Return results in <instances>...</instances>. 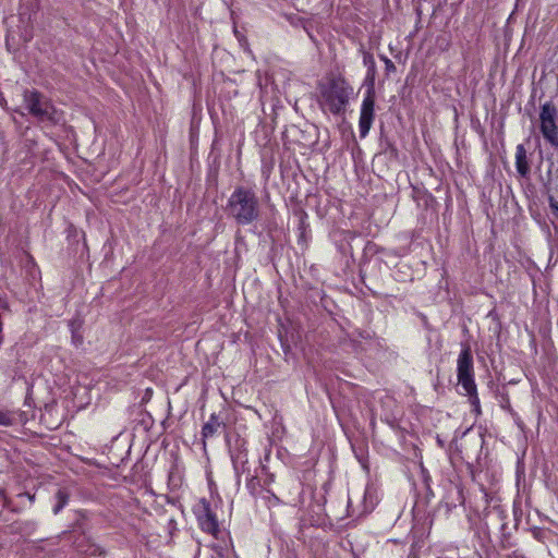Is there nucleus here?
I'll return each instance as SVG.
<instances>
[{
    "mask_svg": "<svg viewBox=\"0 0 558 558\" xmlns=\"http://www.w3.org/2000/svg\"><path fill=\"white\" fill-rule=\"evenodd\" d=\"M353 88L341 74L327 75L317 83V104L323 112L340 116L345 111Z\"/></svg>",
    "mask_w": 558,
    "mask_h": 558,
    "instance_id": "obj_1",
    "label": "nucleus"
},
{
    "mask_svg": "<svg viewBox=\"0 0 558 558\" xmlns=\"http://www.w3.org/2000/svg\"><path fill=\"white\" fill-rule=\"evenodd\" d=\"M23 101L27 113L38 122L54 126L62 121V111L58 110L52 100L39 90L25 89Z\"/></svg>",
    "mask_w": 558,
    "mask_h": 558,
    "instance_id": "obj_2",
    "label": "nucleus"
},
{
    "mask_svg": "<svg viewBox=\"0 0 558 558\" xmlns=\"http://www.w3.org/2000/svg\"><path fill=\"white\" fill-rule=\"evenodd\" d=\"M558 112L551 101H546L541 107L539 121L543 137L553 146H558Z\"/></svg>",
    "mask_w": 558,
    "mask_h": 558,
    "instance_id": "obj_3",
    "label": "nucleus"
},
{
    "mask_svg": "<svg viewBox=\"0 0 558 558\" xmlns=\"http://www.w3.org/2000/svg\"><path fill=\"white\" fill-rule=\"evenodd\" d=\"M457 378L460 387L475 384L474 362L472 350L469 344H462L461 352L457 361Z\"/></svg>",
    "mask_w": 558,
    "mask_h": 558,
    "instance_id": "obj_4",
    "label": "nucleus"
},
{
    "mask_svg": "<svg viewBox=\"0 0 558 558\" xmlns=\"http://www.w3.org/2000/svg\"><path fill=\"white\" fill-rule=\"evenodd\" d=\"M375 119V92L366 90L360 111L359 132L360 137L364 138L368 135Z\"/></svg>",
    "mask_w": 558,
    "mask_h": 558,
    "instance_id": "obj_5",
    "label": "nucleus"
},
{
    "mask_svg": "<svg viewBox=\"0 0 558 558\" xmlns=\"http://www.w3.org/2000/svg\"><path fill=\"white\" fill-rule=\"evenodd\" d=\"M198 522L204 532H207L218 538V534L220 533L219 524L215 513L210 509L209 502L205 499H202L201 501Z\"/></svg>",
    "mask_w": 558,
    "mask_h": 558,
    "instance_id": "obj_6",
    "label": "nucleus"
},
{
    "mask_svg": "<svg viewBox=\"0 0 558 558\" xmlns=\"http://www.w3.org/2000/svg\"><path fill=\"white\" fill-rule=\"evenodd\" d=\"M359 51L363 57V64L366 66V74L364 78V85L367 87L366 90L375 92V81L377 75L376 62L371 51L365 50L364 46L361 45Z\"/></svg>",
    "mask_w": 558,
    "mask_h": 558,
    "instance_id": "obj_7",
    "label": "nucleus"
},
{
    "mask_svg": "<svg viewBox=\"0 0 558 558\" xmlns=\"http://www.w3.org/2000/svg\"><path fill=\"white\" fill-rule=\"evenodd\" d=\"M227 209L233 218L241 222L244 215V192L241 187L236 189L230 197Z\"/></svg>",
    "mask_w": 558,
    "mask_h": 558,
    "instance_id": "obj_8",
    "label": "nucleus"
},
{
    "mask_svg": "<svg viewBox=\"0 0 558 558\" xmlns=\"http://www.w3.org/2000/svg\"><path fill=\"white\" fill-rule=\"evenodd\" d=\"M463 390V395L469 398V402L471 404V411L474 413L476 417L482 415L481 401L477 392V386L475 384L466 385L461 387Z\"/></svg>",
    "mask_w": 558,
    "mask_h": 558,
    "instance_id": "obj_9",
    "label": "nucleus"
},
{
    "mask_svg": "<svg viewBox=\"0 0 558 558\" xmlns=\"http://www.w3.org/2000/svg\"><path fill=\"white\" fill-rule=\"evenodd\" d=\"M221 421L215 414H211L208 422H206L202 428V440L204 446H206V440L216 434H218L221 429Z\"/></svg>",
    "mask_w": 558,
    "mask_h": 558,
    "instance_id": "obj_10",
    "label": "nucleus"
},
{
    "mask_svg": "<svg viewBox=\"0 0 558 558\" xmlns=\"http://www.w3.org/2000/svg\"><path fill=\"white\" fill-rule=\"evenodd\" d=\"M515 168L521 177H526L530 172L526 149L523 144H519L515 147Z\"/></svg>",
    "mask_w": 558,
    "mask_h": 558,
    "instance_id": "obj_11",
    "label": "nucleus"
},
{
    "mask_svg": "<svg viewBox=\"0 0 558 558\" xmlns=\"http://www.w3.org/2000/svg\"><path fill=\"white\" fill-rule=\"evenodd\" d=\"M257 218V202L253 194L246 191V225Z\"/></svg>",
    "mask_w": 558,
    "mask_h": 558,
    "instance_id": "obj_12",
    "label": "nucleus"
},
{
    "mask_svg": "<svg viewBox=\"0 0 558 558\" xmlns=\"http://www.w3.org/2000/svg\"><path fill=\"white\" fill-rule=\"evenodd\" d=\"M57 505L53 508V512L57 514L68 504L69 493L64 488L58 489L56 494Z\"/></svg>",
    "mask_w": 558,
    "mask_h": 558,
    "instance_id": "obj_13",
    "label": "nucleus"
},
{
    "mask_svg": "<svg viewBox=\"0 0 558 558\" xmlns=\"http://www.w3.org/2000/svg\"><path fill=\"white\" fill-rule=\"evenodd\" d=\"M14 422V418L9 412L0 411V425L2 426H11Z\"/></svg>",
    "mask_w": 558,
    "mask_h": 558,
    "instance_id": "obj_14",
    "label": "nucleus"
},
{
    "mask_svg": "<svg viewBox=\"0 0 558 558\" xmlns=\"http://www.w3.org/2000/svg\"><path fill=\"white\" fill-rule=\"evenodd\" d=\"M501 408H502L505 411H507L510 415L515 411V410L512 408L511 403H510V398H509V396H508V395H507V396H505V397H502Z\"/></svg>",
    "mask_w": 558,
    "mask_h": 558,
    "instance_id": "obj_15",
    "label": "nucleus"
},
{
    "mask_svg": "<svg viewBox=\"0 0 558 558\" xmlns=\"http://www.w3.org/2000/svg\"><path fill=\"white\" fill-rule=\"evenodd\" d=\"M396 71H397L396 64L391 60H388V62H386V64H385L386 76H389L390 74L396 73Z\"/></svg>",
    "mask_w": 558,
    "mask_h": 558,
    "instance_id": "obj_16",
    "label": "nucleus"
},
{
    "mask_svg": "<svg viewBox=\"0 0 558 558\" xmlns=\"http://www.w3.org/2000/svg\"><path fill=\"white\" fill-rule=\"evenodd\" d=\"M549 208L551 209L553 214L558 217V201H556L553 196L548 199Z\"/></svg>",
    "mask_w": 558,
    "mask_h": 558,
    "instance_id": "obj_17",
    "label": "nucleus"
},
{
    "mask_svg": "<svg viewBox=\"0 0 558 558\" xmlns=\"http://www.w3.org/2000/svg\"><path fill=\"white\" fill-rule=\"evenodd\" d=\"M511 417L513 418L515 425L521 429L523 430L524 429V423L521 418V416L518 414L517 411H514L512 414H511Z\"/></svg>",
    "mask_w": 558,
    "mask_h": 558,
    "instance_id": "obj_18",
    "label": "nucleus"
},
{
    "mask_svg": "<svg viewBox=\"0 0 558 558\" xmlns=\"http://www.w3.org/2000/svg\"><path fill=\"white\" fill-rule=\"evenodd\" d=\"M0 498L3 500V508H7L10 504L9 498L4 495L3 490H0Z\"/></svg>",
    "mask_w": 558,
    "mask_h": 558,
    "instance_id": "obj_19",
    "label": "nucleus"
},
{
    "mask_svg": "<svg viewBox=\"0 0 558 558\" xmlns=\"http://www.w3.org/2000/svg\"><path fill=\"white\" fill-rule=\"evenodd\" d=\"M379 59L384 62V64H386V62H388V60H390L387 56L385 54H379Z\"/></svg>",
    "mask_w": 558,
    "mask_h": 558,
    "instance_id": "obj_20",
    "label": "nucleus"
},
{
    "mask_svg": "<svg viewBox=\"0 0 558 558\" xmlns=\"http://www.w3.org/2000/svg\"><path fill=\"white\" fill-rule=\"evenodd\" d=\"M27 496H28V498H29V500H31V501H33V500H34V498H35V496H34V495H29V494H27Z\"/></svg>",
    "mask_w": 558,
    "mask_h": 558,
    "instance_id": "obj_21",
    "label": "nucleus"
}]
</instances>
